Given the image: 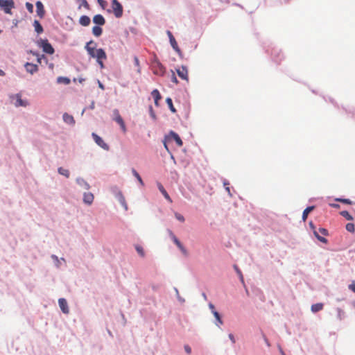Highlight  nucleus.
I'll use <instances>...</instances> for the list:
<instances>
[{"instance_id":"e433bc0d","label":"nucleus","mask_w":355,"mask_h":355,"mask_svg":"<svg viewBox=\"0 0 355 355\" xmlns=\"http://www.w3.org/2000/svg\"><path fill=\"white\" fill-rule=\"evenodd\" d=\"M212 313L214 315L216 320L220 324H223V321L220 318V314L216 311H212Z\"/></svg>"},{"instance_id":"f8f14e48","label":"nucleus","mask_w":355,"mask_h":355,"mask_svg":"<svg viewBox=\"0 0 355 355\" xmlns=\"http://www.w3.org/2000/svg\"><path fill=\"white\" fill-rule=\"evenodd\" d=\"M59 306L60 309L64 313H69V309L68 307L67 302L64 298H60L58 300Z\"/></svg>"},{"instance_id":"6e6552de","label":"nucleus","mask_w":355,"mask_h":355,"mask_svg":"<svg viewBox=\"0 0 355 355\" xmlns=\"http://www.w3.org/2000/svg\"><path fill=\"white\" fill-rule=\"evenodd\" d=\"M96 43L92 40L87 42L85 45V49L92 58H94L96 53Z\"/></svg>"},{"instance_id":"473e14b6","label":"nucleus","mask_w":355,"mask_h":355,"mask_svg":"<svg viewBox=\"0 0 355 355\" xmlns=\"http://www.w3.org/2000/svg\"><path fill=\"white\" fill-rule=\"evenodd\" d=\"M346 230L352 233H354L355 232V227L354 224L352 223H349L346 225Z\"/></svg>"},{"instance_id":"1a4fd4ad","label":"nucleus","mask_w":355,"mask_h":355,"mask_svg":"<svg viewBox=\"0 0 355 355\" xmlns=\"http://www.w3.org/2000/svg\"><path fill=\"white\" fill-rule=\"evenodd\" d=\"M178 76L186 81H189L188 69L187 67L182 66L176 69Z\"/></svg>"},{"instance_id":"9b49d317","label":"nucleus","mask_w":355,"mask_h":355,"mask_svg":"<svg viewBox=\"0 0 355 355\" xmlns=\"http://www.w3.org/2000/svg\"><path fill=\"white\" fill-rule=\"evenodd\" d=\"M25 69L28 73H30L31 74H33L34 73H36L38 71V66L37 64H35L30 62H26L24 64Z\"/></svg>"},{"instance_id":"603ef678","label":"nucleus","mask_w":355,"mask_h":355,"mask_svg":"<svg viewBox=\"0 0 355 355\" xmlns=\"http://www.w3.org/2000/svg\"><path fill=\"white\" fill-rule=\"evenodd\" d=\"M234 270H236V273L239 275H241V271L240 270V269L238 268V266L236 265H234Z\"/></svg>"},{"instance_id":"bf43d9fd","label":"nucleus","mask_w":355,"mask_h":355,"mask_svg":"<svg viewBox=\"0 0 355 355\" xmlns=\"http://www.w3.org/2000/svg\"><path fill=\"white\" fill-rule=\"evenodd\" d=\"M239 277H240V279H241V282H243H243H244V279H243V275H242V272H241V275H239Z\"/></svg>"},{"instance_id":"f03ea898","label":"nucleus","mask_w":355,"mask_h":355,"mask_svg":"<svg viewBox=\"0 0 355 355\" xmlns=\"http://www.w3.org/2000/svg\"><path fill=\"white\" fill-rule=\"evenodd\" d=\"M37 44L40 47L42 48L44 53L52 55L54 53V49L47 40H40L37 41Z\"/></svg>"},{"instance_id":"9d476101","label":"nucleus","mask_w":355,"mask_h":355,"mask_svg":"<svg viewBox=\"0 0 355 355\" xmlns=\"http://www.w3.org/2000/svg\"><path fill=\"white\" fill-rule=\"evenodd\" d=\"M92 137L94 139L95 142L102 148L105 150L109 149L108 145L103 140L101 137H100L96 133H92Z\"/></svg>"},{"instance_id":"4d7b16f0","label":"nucleus","mask_w":355,"mask_h":355,"mask_svg":"<svg viewBox=\"0 0 355 355\" xmlns=\"http://www.w3.org/2000/svg\"><path fill=\"white\" fill-rule=\"evenodd\" d=\"M209 309H211V311H216V310H215V307H214V304H209Z\"/></svg>"},{"instance_id":"ddd939ff","label":"nucleus","mask_w":355,"mask_h":355,"mask_svg":"<svg viewBox=\"0 0 355 355\" xmlns=\"http://www.w3.org/2000/svg\"><path fill=\"white\" fill-rule=\"evenodd\" d=\"M36 10H37V15L40 17L42 18L44 15L45 10H44V6H43L42 3L40 1L36 2Z\"/></svg>"},{"instance_id":"20e7f679","label":"nucleus","mask_w":355,"mask_h":355,"mask_svg":"<svg viewBox=\"0 0 355 355\" xmlns=\"http://www.w3.org/2000/svg\"><path fill=\"white\" fill-rule=\"evenodd\" d=\"M166 139L167 140L173 139L176 142L177 145L179 147H181L183 145V142H182V139H180V137H179V135L177 133H175V132L171 131L168 136L165 137L164 142V147L167 150H168V149L167 145L166 144Z\"/></svg>"},{"instance_id":"7c9ffc66","label":"nucleus","mask_w":355,"mask_h":355,"mask_svg":"<svg viewBox=\"0 0 355 355\" xmlns=\"http://www.w3.org/2000/svg\"><path fill=\"white\" fill-rule=\"evenodd\" d=\"M313 234H314L315 236L318 239V240H319L320 242H322L323 243H327V240L324 237L320 236L318 234V232H317L316 230L313 231Z\"/></svg>"},{"instance_id":"69168bd1","label":"nucleus","mask_w":355,"mask_h":355,"mask_svg":"<svg viewBox=\"0 0 355 355\" xmlns=\"http://www.w3.org/2000/svg\"><path fill=\"white\" fill-rule=\"evenodd\" d=\"M94 103H92V105H91V107L94 108Z\"/></svg>"},{"instance_id":"0e129e2a","label":"nucleus","mask_w":355,"mask_h":355,"mask_svg":"<svg viewBox=\"0 0 355 355\" xmlns=\"http://www.w3.org/2000/svg\"><path fill=\"white\" fill-rule=\"evenodd\" d=\"M352 305H353V306H354V309H355V300L353 302Z\"/></svg>"},{"instance_id":"09e8293b","label":"nucleus","mask_w":355,"mask_h":355,"mask_svg":"<svg viewBox=\"0 0 355 355\" xmlns=\"http://www.w3.org/2000/svg\"><path fill=\"white\" fill-rule=\"evenodd\" d=\"M98 3L103 8L105 7V5L106 4V1H105L104 0H98Z\"/></svg>"},{"instance_id":"f257e3e1","label":"nucleus","mask_w":355,"mask_h":355,"mask_svg":"<svg viewBox=\"0 0 355 355\" xmlns=\"http://www.w3.org/2000/svg\"><path fill=\"white\" fill-rule=\"evenodd\" d=\"M151 68L154 74L162 76L165 73L166 69L162 64L155 58L151 64Z\"/></svg>"},{"instance_id":"2f4dec72","label":"nucleus","mask_w":355,"mask_h":355,"mask_svg":"<svg viewBox=\"0 0 355 355\" xmlns=\"http://www.w3.org/2000/svg\"><path fill=\"white\" fill-rule=\"evenodd\" d=\"M170 235L173 241V242L175 243V245L178 246V248L180 247L182 245V243L178 239V238L173 234V232H170Z\"/></svg>"},{"instance_id":"864d4df0","label":"nucleus","mask_w":355,"mask_h":355,"mask_svg":"<svg viewBox=\"0 0 355 355\" xmlns=\"http://www.w3.org/2000/svg\"><path fill=\"white\" fill-rule=\"evenodd\" d=\"M96 61H97L98 64L100 65L101 68L103 69L104 67L103 60H98Z\"/></svg>"},{"instance_id":"412c9836","label":"nucleus","mask_w":355,"mask_h":355,"mask_svg":"<svg viewBox=\"0 0 355 355\" xmlns=\"http://www.w3.org/2000/svg\"><path fill=\"white\" fill-rule=\"evenodd\" d=\"M315 207L314 206H310V207H306L304 211H303V214H302V220L303 221H306L307 217H308V215L312 211L313 209H314Z\"/></svg>"},{"instance_id":"423d86ee","label":"nucleus","mask_w":355,"mask_h":355,"mask_svg":"<svg viewBox=\"0 0 355 355\" xmlns=\"http://www.w3.org/2000/svg\"><path fill=\"white\" fill-rule=\"evenodd\" d=\"M166 34L168 36V38H169V40H170V43H171V45L172 46L173 49L179 54V55H181L182 54V51L180 50V49L179 48L178 45V43L175 39V37H173L172 33L170 31H166Z\"/></svg>"},{"instance_id":"c756f323","label":"nucleus","mask_w":355,"mask_h":355,"mask_svg":"<svg viewBox=\"0 0 355 355\" xmlns=\"http://www.w3.org/2000/svg\"><path fill=\"white\" fill-rule=\"evenodd\" d=\"M119 202L122 205V206L124 207L125 210H128V205L125 202V198L122 194H119Z\"/></svg>"},{"instance_id":"aec40b11","label":"nucleus","mask_w":355,"mask_h":355,"mask_svg":"<svg viewBox=\"0 0 355 355\" xmlns=\"http://www.w3.org/2000/svg\"><path fill=\"white\" fill-rule=\"evenodd\" d=\"M63 120L64 122L69 124H73L75 123V120L73 116L68 114L67 113H64L63 114Z\"/></svg>"},{"instance_id":"8fccbe9b","label":"nucleus","mask_w":355,"mask_h":355,"mask_svg":"<svg viewBox=\"0 0 355 355\" xmlns=\"http://www.w3.org/2000/svg\"><path fill=\"white\" fill-rule=\"evenodd\" d=\"M223 184H224V186L225 187V189H226V191H227L229 193H230V187H228L229 183H228L227 182L225 181Z\"/></svg>"},{"instance_id":"6ab92c4d","label":"nucleus","mask_w":355,"mask_h":355,"mask_svg":"<svg viewBox=\"0 0 355 355\" xmlns=\"http://www.w3.org/2000/svg\"><path fill=\"white\" fill-rule=\"evenodd\" d=\"M90 18L87 15H83L80 17L79 23L83 26H87L90 24Z\"/></svg>"},{"instance_id":"a211bd4d","label":"nucleus","mask_w":355,"mask_h":355,"mask_svg":"<svg viewBox=\"0 0 355 355\" xmlns=\"http://www.w3.org/2000/svg\"><path fill=\"white\" fill-rule=\"evenodd\" d=\"M94 195L92 193H85L83 196V201L85 203L91 205L94 200Z\"/></svg>"},{"instance_id":"6e6d98bb","label":"nucleus","mask_w":355,"mask_h":355,"mask_svg":"<svg viewBox=\"0 0 355 355\" xmlns=\"http://www.w3.org/2000/svg\"><path fill=\"white\" fill-rule=\"evenodd\" d=\"M329 205L334 208H339L340 207V205L338 204L331 203Z\"/></svg>"},{"instance_id":"c85d7f7f","label":"nucleus","mask_w":355,"mask_h":355,"mask_svg":"<svg viewBox=\"0 0 355 355\" xmlns=\"http://www.w3.org/2000/svg\"><path fill=\"white\" fill-rule=\"evenodd\" d=\"M58 173L60 175L65 176L66 178H69V171L67 169H65V168H64L62 167H60L58 168Z\"/></svg>"},{"instance_id":"5701e85b","label":"nucleus","mask_w":355,"mask_h":355,"mask_svg":"<svg viewBox=\"0 0 355 355\" xmlns=\"http://www.w3.org/2000/svg\"><path fill=\"white\" fill-rule=\"evenodd\" d=\"M77 183L85 189L88 190L89 189V184L83 178H78L76 180Z\"/></svg>"},{"instance_id":"7ed1b4c3","label":"nucleus","mask_w":355,"mask_h":355,"mask_svg":"<svg viewBox=\"0 0 355 355\" xmlns=\"http://www.w3.org/2000/svg\"><path fill=\"white\" fill-rule=\"evenodd\" d=\"M112 9L114 16L116 18H120L122 17L123 13V8L118 0L112 1Z\"/></svg>"},{"instance_id":"4c0bfd02","label":"nucleus","mask_w":355,"mask_h":355,"mask_svg":"<svg viewBox=\"0 0 355 355\" xmlns=\"http://www.w3.org/2000/svg\"><path fill=\"white\" fill-rule=\"evenodd\" d=\"M134 62L135 65L137 67V72H141L140 65H139V60L137 56L134 57Z\"/></svg>"},{"instance_id":"0eeeda50","label":"nucleus","mask_w":355,"mask_h":355,"mask_svg":"<svg viewBox=\"0 0 355 355\" xmlns=\"http://www.w3.org/2000/svg\"><path fill=\"white\" fill-rule=\"evenodd\" d=\"M114 120L120 125L123 132L125 133L126 132L125 124L117 110H114Z\"/></svg>"},{"instance_id":"72a5a7b5","label":"nucleus","mask_w":355,"mask_h":355,"mask_svg":"<svg viewBox=\"0 0 355 355\" xmlns=\"http://www.w3.org/2000/svg\"><path fill=\"white\" fill-rule=\"evenodd\" d=\"M31 53L33 55H35L37 57V61L38 64H41L42 63V59L45 58L44 55H40L39 53H35V52H33L32 51H31Z\"/></svg>"},{"instance_id":"cd10ccee","label":"nucleus","mask_w":355,"mask_h":355,"mask_svg":"<svg viewBox=\"0 0 355 355\" xmlns=\"http://www.w3.org/2000/svg\"><path fill=\"white\" fill-rule=\"evenodd\" d=\"M340 214L348 220H352L354 219L353 216L347 211H342Z\"/></svg>"},{"instance_id":"dca6fc26","label":"nucleus","mask_w":355,"mask_h":355,"mask_svg":"<svg viewBox=\"0 0 355 355\" xmlns=\"http://www.w3.org/2000/svg\"><path fill=\"white\" fill-rule=\"evenodd\" d=\"M151 95L154 98L155 105L158 106L159 101L162 98V96H161L159 92L157 89H155L152 91Z\"/></svg>"},{"instance_id":"a19ab883","label":"nucleus","mask_w":355,"mask_h":355,"mask_svg":"<svg viewBox=\"0 0 355 355\" xmlns=\"http://www.w3.org/2000/svg\"><path fill=\"white\" fill-rule=\"evenodd\" d=\"M79 1L81 2V6L85 7V8L88 9L89 7V3H87V0H79Z\"/></svg>"},{"instance_id":"f704fd0d","label":"nucleus","mask_w":355,"mask_h":355,"mask_svg":"<svg viewBox=\"0 0 355 355\" xmlns=\"http://www.w3.org/2000/svg\"><path fill=\"white\" fill-rule=\"evenodd\" d=\"M335 200L337 201V202H343V203L347 204V205H352V202L349 199L340 198H336Z\"/></svg>"},{"instance_id":"b1692460","label":"nucleus","mask_w":355,"mask_h":355,"mask_svg":"<svg viewBox=\"0 0 355 355\" xmlns=\"http://www.w3.org/2000/svg\"><path fill=\"white\" fill-rule=\"evenodd\" d=\"M323 304L322 303H317V304H314L311 306V311L313 313H316V312H318L320 311H321L322 309H323Z\"/></svg>"},{"instance_id":"052dcab7","label":"nucleus","mask_w":355,"mask_h":355,"mask_svg":"<svg viewBox=\"0 0 355 355\" xmlns=\"http://www.w3.org/2000/svg\"><path fill=\"white\" fill-rule=\"evenodd\" d=\"M264 340H265V343H266L268 346H270L268 340L266 338V337L265 336H264Z\"/></svg>"},{"instance_id":"a878e982","label":"nucleus","mask_w":355,"mask_h":355,"mask_svg":"<svg viewBox=\"0 0 355 355\" xmlns=\"http://www.w3.org/2000/svg\"><path fill=\"white\" fill-rule=\"evenodd\" d=\"M132 173L133 174V175L137 179V180L139 181V184L141 185V186H144V183L141 178V176L139 175V174L137 172V171L134 168L132 169Z\"/></svg>"},{"instance_id":"58836bf2","label":"nucleus","mask_w":355,"mask_h":355,"mask_svg":"<svg viewBox=\"0 0 355 355\" xmlns=\"http://www.w3.org/2000/svg\"><path fill=\"white\" fill-rule=\"evenodd\" d=\"M175 216L176 219L178 220L179 221H180V222L184 221V218L182 215H181L178 213H175Z\"/></svg>"},{"instance_id":"de8ad7c7","label":"nucleus","mask_w":355,"mask_h":355,"mask_svg":"<svg viewBox=\"0 0 355 355\" xmlns=\"http://www.w3.org/2000/svg\"><path fill=\"white\" fill-rule=\"evenodd\" d=\"M61 79H63L64 80V83H66V84H69V82H70V80L69 78H67L59 77L58 80L60 82Z\"/></svg>"},{"instance_id":"c9c22d12","label":"nucleus","mask_w":355,"mask_h":355,"mask_svg":"<svg viewBox=\"0 0 355 355\" xmlns=\"http://www.w3.org/2000/svg\"><path fill=\"white\" fill-rule=\"evenodd\" d=\"M135 249L141 257H144L145 256L144 250L141 246L136 245Z\"/></svg>"},{"instance_id":"2eb2a0df","label":"nucleus","mask_w":355,"mask_h":355,"mask_svg":"<svg viewBox=\"0 0 355 355\" xmlns=\"http://www.w3.org/2000/svg\"><path fill=\"white\" fill-rule=\"evenodd\" d=\"M94 58H96L98 60H105L107 58L106 53L103 49H96V53L95 54Z\"/></svg>"},{"instance_id":"79ce46f5","label":"nucleus","mask_w":355,"mask_h":355,"mask_svg":"<svg viewBox=\"0 0 355 355\" xmlns=\"http://www.w3.org/2000/svg\"><path fill=\"white\" fill-rule=\"evenodd\" d=\"M318 232L323 234L324 236L328 235V231L324 228H319Z\"/></svg>"},{"instance_id":"5fc2aeb1","label":"nucleus","mask_w":355,"mask_h":355,"mask_svg":"<svg viewBox=\"0 0 355 355\" xmlns=\"http://www.w3.org/2000/svg\"><path fill=\"white\" fill-rule=\"evenodd\" d=\"M229 338L233 343H235L234 337L232 334H229Z\"/></svg>"},{"instance_id":"39448f33","label":"nucleus","mask_w":355,"mask_h":355,"mask_svg":"<svg viewBox=\"0 0 355 355\" xmlns=\"http://www.w3.org/2000/svg\"><path fill=\"white\" fill-rule=\"evenodd\" d=\"M0 7L7 14H11V9L14 8L13 0H0Z\"/></svg>"},{"instance_id":"37998d69","label":"nucleus","mask_w":355,"mask_h":355,"mask_svg":"<svg viewBox=\"0 0 355 355\" xmlns=\"http://www.w3.org/2000/svg\"><path fill=\"white\" fill-rule=\"evenodd\" d=\"M349 289L355 293V281H352V283L349 285Z\"/></svg>"},{"instance_id":"4be33fe9","label":"nucleus","mask_w":355,"mask_h":355,"mask_svg":"<svg viewBox=\"0 0 355 355\" xmlns=\"http://www.w3.org/2000/svg\"><path fill=\"white\" fill-rule=\"evenodd\" d=\"M33 26L35 28V31L38 33L40 34L44 31L43 27L40 24V23L37 20H35L33 22Z\"/></svg>"},{"instance_id":"4468645a","label":"nucleus","mask_w":355,"mask_h":355,"mask_svg":"<svg viewBox=\"0 0 355 355\" xmlns=\"http://www.w3.org/2000/svg\"><path fill=\"white\" fill-rule=\"evenodd\" d=\"M93 21L94 24L98 26H103L105 24V19L103 15L98 14L96 15L93 17Z\"/></svg>"},{"instance_id":"13d9d810","label":"nucleus","mask_w":355,"mask_h":355,"mask_svg":"<svg viewBox=\"0 0 355 355\" xmlns=\"http://www.w3.org/2000/svg\"><path fill=\"white\" fill-rule=\"evenodd\" d=\"M98 87L101 89H104V85L100 82L98 81Z\"/></svg>"},{"instance_id":"f3484780","label":"nucleus","mask_w":355,"mask_h":355,"mask_svg":"<svg viewBox=\"0 0 355 355\" xmlns=\"http://www.w3.org/2000/svg\"><path fill=\"white\" fill-rule=\"evenodd\" d=\"M157 187L159 190V191L163 194V196H164V198L170 202H172V200L171 198H170L169 195L168 194V193L166 192V191L165 190V189L164 188V187L162 186V184L159 182L157 183Z\"/></svg>"},{"instance_id":"680f3d73","label":"nucleus","mask_w":355,"mask_h":355,"mask_svg":"<svg viewBox=\"0 0 355 355\" xmlns=\"http://www.w3.org/2000/svg\"><path fill=\"white\" fill-rule=\"evenodd\" d=\"M309 225H310L311 227L313 230V231L315 230V227H314V225H313L312 222H310Z\"/></svg>"},{"instance_id":"393cba45","label":"nucleus","mask_w":355,"mask_h":355,"mask_svg":"<svg viewBox=\"0 0 355 355\" xmlns=\"http://www.w3.org/2000/svg\"><path fill=\"white\" fill-rule=\"evenodd\" d=\"M103 29L99 26H95L92 28V33L96 37L101 35Z\"/></svg>"},{"instance_id":"bb28decb","label":"nucleus","mask_w":355,"mask_h":355,"mask_svg":"<svg viewBox=\"0 0 355 355\" xmlns=\"http://www.w3.org/2000/svg\"><path fill=\"white\" fill-rule=\"evenodd\" d=\"M166 102L167 105H168L170 110L172 112L175 113L176 112V110L175 109V107L173 106L172 99L171 98H167L166 99Z\"/></svg>"},{"instance_id":"e2e57ef3","label":"nucleus","mask_w":355,"mask_h":355,"mask_svg":"<svg viewBox=\"0 0 355 355\" xmlns=\"http://www.w3.org/2000/svg\"><path fill=\"white\" fill-rule=\"evenodd\" d=\"M84 80H85V79H84V78H80V79H79V82H80V83H82Z\"/></svg>"},{"instance_id":"3c124183","label":"nucleus","mask_w":355,"mask_h":355,"mask_svg":"<svg viewBox=\"0 0 355 355\" xmlns=\"http://www.w3.org/2000/svg\"><path fill=\"white\" fill-rule=\"evenodd\" d=\"M184 349L187 354H190L191 352V349L189 345H185Z\"/></svg>"},{"instance_id":"ea45409f","label":"nucleus","mask_w":355,"mask_h":355,"mask_svg":"<svg viewBox=\"0 0 355 355\" xmlns=\"http://www.w3.org/2000/svg\"><path fill=\"white\" fill-rule=\"evenodd\" d=\"M26 7L30 12L32 13L33 12V6L32 3L27 2L26 3Z\"/></svg>"},{"instance_id":"49530a36","label":"nucleus","mask_w":355,"mask_h":355,"mask_svg":"<svg viewBox=\"0 0 355 355\" xmlns=\"http://www.w3.org/2000/svg\"><path fill=\"white\" fill-rule=\"evenodd\" d=\"M171 80H172V82H173L175 84L178 83V80L174 73H173V74H172Z\"/></svg>"},{"instance_id":"a18cd8bd","label":"nucleus","mask_w":355,"mask_h":355,"mask_svg":"<svg viewBox=\"0 0 355 355\" xmlns=\"http://www.w3.org/2000/svg\"><path fill=\"white\" fill-rule=\"evenodd\" d=\"M181 252L184 254V255H187V250L185 249V248L182 245L180 247L178 248Z\"/></svg>"},{"instance_id":"c03bdc74","label":"nucleus","mask_w":355,"mask_h":355,"mask_svg":"<svg viewBox=\"0 0 355 355\" xmlns=\"http://www.w3.org/2000/svg\"><path fill=\"white\" fill-rule=\"evenodd\" d=\"M17 106H25V104L23 103V101L21 98L17 99L16 103Z\"/></svg>"}]
</instances>
